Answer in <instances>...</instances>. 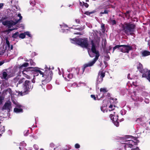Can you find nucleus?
Segmentation results:
<instances>
[{
	"label": "nucleus",
	"instance_id": "f257e3e1",
	"mask_svg": "<svg viewBox=\"0 0 150 150\" xmlns=\"http://www.w3.org/2000/svg\"><path fill=\"white\" fill-rule=\"evenodd\" d=\"M91 42L92 45L91 50L93 53L96 54V57L93 61L86 64V67L92 66L97 60L99 56V54L98 53V51H96V50L95 46L93 43V41H92Z\"/></svg>",
	"mask_w": 150,
	"mask_h": 150
},
{
	"label": "nucleus",
	"instance_id": "4468645a",
	"mask_svg": "<svg viewBox=\"0 0 150 150\" xmlns=\"http://www.w3.org/2000/svg\"><path fill=\"white\" fill-rule=\"evenodd\" d=\"M115 106V105H113L112 104H110L109 106V108H110L109 110H112L114 109Z\"/></svg>",
	"mask_w": 150,
	"mask_h": 150
},
{
	"label": "nucleus",
	"instance_id": "bb28decb",
	"mask_svg": "<svg viewBox=\"0 0 150 150\" xmlns=\"http://www.w3.org/2000/svg\"><path fill=\"white\" fill-rule=\"evenodd\" d=\"M18 34V33H14L13 35V37L14 38H15L16 36Z\"/></svg>",
	"mask_w": 150,
	"mask_h": 150
},
{
	"label": "nucleus",
	"instance_id": "6ab92c4d",
	"mask_svg": "<svg viewBox=\"0 0 150 150\" xmlns=\"http://www.w3.org/2000/svg\"><path fill=\"white\" fill-rule=\"evenodd\" d=\"M147 79L150 82V70L148 72V75Z\"/></svg>",
	"mask_w": 150,
	"mask_h": 150
},
{
	"label": "nucleus",
	"instance_id": "412c9836",
	"mask_svg": "<svg viewBox=\"0 0 150 150\" xmlns=\"http://www.w3.org/2000/svg\"><path fill=\"white\" fill-rule=\"evenodd\" d=\"M4 98L2 96H0V104H2V100H3Z\"/></svg>",
	"mask_w": 150,
	"mask_h": 150
},
{
	"label": "nucleus",
	"instance_id": "cd10ccee",
	"mask_svg": "<svg viewBox=\"0 0 150 150\" xmlns=\"http://www.w3.org/2000/svg\"><path fill=\"white\" fill-rule=\"evenodd\" d=\"M6 44L8 45V46L9 47V46H10L9 42L7 40H6Z\"/></svg>",
	"mask_w": 150,
	"mask_h": 150
},
{
	"label": "nucleus",
	"instance_id": "b1692460",
	"mask_svg": "<svg viewBox=\"0 0 150 150\" xmlns=\"http://www.w3.org/2000/svg\"><path fill=\"white\" fill-rule=\"evenodd\" d=\"M100 75L102 78H103L105 76V74L103 72H101L100 73Z\"/></svg>",
	"mask_w": 150,
	"mask_h": 150
},
{
	"label": "nucleus",
	"instance_id": "4c0bfd02",
	"mask_svg": "<svg viewBox=\"0 0 150 150\" xmlns=\"http://www.w3.org/2000/svg\"><path fill=\"white\" fill-rule=\"evenodd\" d=\"M143 77L144 76V74L143 75Z\"/></svg>",
	"mask_w": 150,
	"mask_h": 150
},
{
	"label": "nucleus",
	"instance_id": "7c9ffc66",
	"mask_svg": "<svg viewBox=\"0 0 150 150\" xmlns=\"http://www.w3.org/2000/svg\"><path fill=\"white\" fill-rule=\"evenodd\" d=\"M4 5L2 3H0V8H1Z\"/></svg>",
	"mask_w": 150,
	"mask_h": 150
},
{
	"label": "nucleus",
	"instance_id": "7ed1b4c3",
	"mask_svg": "<svg viewBox=\"0 0 150 150\" xmlns=\"http://www.w3.org/2000/svg\"><path fill=\"white\" fill-rule=\"evenodd\" d=\"M77 43L82 47L89 48L90 44L88 43L87 40L86 39H80L77 42Z\"/></svg>",
	"mask_w": 150,
	"mask_h": 150
},
{
	"label": "nucleus",
	"instance_id": "f8f14e48",
	"mask_svg": "<svg viewBox=\"0 0 150 150\" xmlns=\"http://www.w3.org/2000/svg\"><path fill=\"white\" fill-rule=\"evenodd\" d=\"M34 71L37 72H39L40 74L42 75V77L43 76V73L40 70L35 69H35H34Z\"/></svg>",
	"mask_w": 150,
	"mask_h": 150
},
{
	"label": "nucleus",
	"instance_id": "f704fd0d",
	"mask_svg": "<svg viewBox=\"0 0 150 150\" xmlns=\"http://www.w3.org/2000/svg\"><path fill=\"white\" fill-rule=\"evenodd\" d=\"M3 64V63H2L1 62H0V66H1V65H2Z\"/></svg>",
	"mask_w": 150,
	"mask_h": 150
},
{
	"label": "nucleus",
	"instance_id": "f03ea898",
	"mask_svg": "<svg viewBox=\"0 0 150 150\" xmlns=\"http://www.w3.org/2000/svg\"><path fill=\"white\" fill-rule=\"evenodd\" d=\"M135 27L134 25L132 23H125L123 26V29L127 33L132 31Z\"/></svg>",
	"mask_w": 150,
	"mask_h": 150
},
{
	"label": "nucleus",
	"instance_id": "9d476101",
	"mask_svg": "<svg viewBox=\"0 0 150 150\" xmlns=\"http://www.w3.org/2000/svg\"><path fill=\"white\" fill-rule=\"evenodd\" d=\"M122 45H117L115 46L113 48V52H114L115 50L117 48L118 50H120V48H122Z\"/></svg>",
	"mask_w": 150,
	"mask_h": 150
},
{
	"label": "nucleus",
	"instance_id": "0eeeda50",
	"mask_svg": "<svg viewBox=\"0 0 150 150\" xmlns=\"http://www.w3.org/2000/svg\"><path fill=\"white\" fill-rule=\"evenodd\" d=\"M11 103L10 102L8 101L6 103L3 107V109H10L11 108Z\"/></svg>",
	"mask_w": 150,
	"mask_h": 150
},
{
	"label": "nucleus",
	"instance_id": "72a5a7b5",
	"mask_svg": "<svg viewBox=\"0 0 150 150\" xmlns=\"http://www.w3.org/2000/svg\"><path fill=\"white\" fill-rule=\"evenodd\" d=\"M88 54H89V55H90V57H92V56H91V54H90V53H91V52H89V51H88Z\"/></svg>",
	"mask_w": 150,
	"mask_h": 150
},
{
	"label": "nucleus",
	"instance_id": "39448f33",
	"mask_svg": "<svg viewBox=\"0 0 150 150\" xmlns=\"http://www.w3.org/2000/svg\"><path fill=\"white\" fill-rule=\"evenodd\" d=\"M122 48H120V50L122 52L128 53L129 50L132 49V47L129 45H122Z\"/></svg>",
	"mask_w": 150,
	"mask_h": 150
},
{
	"label": "nucleus",
	"instance_id": "2eb2a0df",
	"mask_svg": "<svg viewBox=\"0 0 150 150\" xmlns=\"http://www.w3.org/2000/svg\"><path fill=\"white\" fill-rule=\"evenodd\" d=\"M19 38L22 39L24 38L25 37V33L21 34L19 35Z\"/></svg>",
	"mask_w": 150,
	"mask_h": 150
},
{
	"label": "nucleus",
	"instance_id": "c756f323",
	"mask_svg": "<svg viewBox=\"0 0 150 150\" xmlns=\"http://www.w3.org/2000/svg\"><path fill=\"white\" fill-rule=\"evenodd\" d=\"M91 96L92 98H93L94 100H96V98L95 96L94 95H91Z\"/></svg>",
	"mask_w": 150,
	"mask_h": 150
},
{
	"label": "nucleus",
	"instance_id": "20e7f679",
	"mask_svg": "<svg viewBox=\"0 0 150 150\" xmlns=\"http://www.w3.org/2000/svg\"><path fill=\"white\" fill-rule=\"evenodd\" d=\"M18 16L19 17V19L16 21L15 22H13L12 21H8L7 26L8 27H10L12 25H14L18 23L19 21L21 20L22 18V17L21 16V14L19 13L18 15Z\"/></svg>",
	"mask_w": 150,
	"mask_h": 150
},
{
	"label": "nucleus",
	"instance_id": "4be33fe9",
	"mask_svg": "<svg viewBox=\"0 0 150 150\" xmlns=\"http://www.w3.org/2000/svg\"><path fill=\"white\" fill-rule=\"evenodd\" d=\"M93 13V12H88L87 11V12H86L84 14H85L87 15H89L90 14L92 13Z\"/></svg>",
	"mask_w": 150,
	"mask_h": 150
},
{
	"label": "nucleus",
	"instance_id": "a211bd4d",
	"mask_svg": "<svg viewBox=\"0 0 150 150\" xmlns=\"http://www.w3.org/2000/svg\"><path fill=\"white\" fill-rule=\"evenodd\" d=\"M108 13V11L106 10H105L103 12H101L100 13V14H107Z\"/></svg>",
	"mask_w": 150,
	"mask_h": 150
},
{
	"label": "nucleus",
	"instance_id": "ddd939ff",
	"mask_svg": "<svg viewBox=\"0 0 150 150\" xmlns=\"http://www.w3.org/2000/svg\"><path fill=\"white\" fill-rule=\"evenodd\" d=\"M15 112H22V110L21 109H19L18 108H15L14 110Z\"/></svg>",
	"mask_w": 150,
	"mask_h": 150
},
{
	"label": "nucleus",
	"instance_id": "e433bc0d",
	"mask_svg": "<svg viewBox=\"0 0 150 150\" xmlns=\"http://www.w3.org/2000/svg\"><path fill=\"white\" fill-rule=\"evenodd\" d=\"M12 47H11V49H12Z\"/></svg>",
	"mask_w": 150,
	"mask_h": 150
},
{
	"label": "nucleus",
	"instance_id": "c9c22d12",
	"mask_svg": "<svg viewBox=\"0 0 150 150\" xmlns=\"http://www.w3.org/2000/svg\"><path fill=\"white\" fill-rule=\"evenodd\" d=\"M24 71H23V72H22V73H23V74H24Z\"/></svg>",
	"mask_w": 150,
	"mask_h": 150
},
{
	"label": "nucleus",
	"instance_id": "9b49d317",
	"mask_svg": "<svg viewBox=\"0 0 150 150\" xmlns=\"http://www.w3.org/2000/svg\"><path fill=\"white\" fill-rule=\"evenodd\" d=\"M29 64L28 63H25L20 67V68L22 69L23 67H25L28 66Z\"/></svg>",
	"mask_w": 150,
	"mask_h": 150
},
{
	"label": "nucleus",
	"instance_id": "393cba45",
	"mask_svg": "<svg viewBox=\"0 0 150 150\" xmlns=\"http://www.w3.org/2000/svg\"><path fill=\"white\" fill-rule=\"evenodd\" d=\"M30 63L32 65H34L35 64V63L32 60H30Z\"/></svg>",
	"mask_w": 150,
	"mask_h": 150
},
{
	"label": "nucleus",
	"instance_id": "473e14b6",
	"mask_svg": "<svg viewBox=\"0 0 150 150\" xmlns=\"http://www.w3.org/2000/svg\"><path fill=\"white\" fill-rule=\"evenodd\" d=\"M28 69H35V68H34L33 67H29L28 68Z\"/></svg>",
	"mask_w": 150,
	"mask_h": 150
},
{
	"label": "nucleus",
	"instance_id": "6e6552de",
	"mask_svg": "<svg viewBox=\"0 0 150 150\" xmlns=\"http://www.w3.org/2000/svg\"><path fill=\"white\" fill-rule=\"evenodd\" d=\"M88 0H79L80 4L81 6H83V5L87 8L88 6V5L87 3H85L88 1Z\"/></svg>",
	"mask_w": 150,
	"mask_h": 150
},
{
	"label": "nucleus",
	"instance_id": "1a4fd4ad",
	"mask_svg": "<svg viewBox=\"0 0 150 150\" xmlns=\"http://www.w3.org/2000/svg\"><path fill=\"white\" fill-rule=\"evenodd\" d=\"M142 54L143 56H146L150 55V52L145 50L142 52Z\"/></svg>",
	"mask_w": 150,
	"mask_h": 150
},
{
	"label": "nucleus",
	"instance_id": "423d86ee",
	"mask_svg": "<svg viewBox=\"0 0 150 150\" xmlns=\"http://www.w3.org/2000/svg\"><path fill=\"white\" fill-rule=\"evenodd\" d=\"M110 116L111 120H112L113 123L116 126H118L119 125V123L117 121L118 120V115H115L111 114L110 115Z\"/></svg>",
	"mask_w": 150,
	"mask_h": 150
},
{
	"label": "nucleus",
	"instance_id": "5701e85b",
	"mask_svg": "<svg viewBox=\"0 0 150 150\" xmlns=\"http://www.w3.org/2000/svg\"><path fill=\"white\" fill-rule=\"evenodd\" d=\"M7 21H3L2 22V24L3 25H7Z\"/></svg>",
	"mask_w": 150,
	"mask_h": 150
},
{
	"label": "nucleus",
	"instance_id": "f3484780",
	"mask_svg": "<svg viewBox=\"0 0 150 150\" xmlns=\"http://www.w3.org/2000/svg\"><path fill=\"white\" fill-rule=\"evenodd\" d=\"M3 75L4 78L5 79H6L7 76V74L5 72H4L3 73Z\"/></svg>",
	"mask_w": 150,
	"mask_h": 150
},
{
	"label": "nucleus",
	"instance_id": "dca6fc26",
	"mask_svg": "<svg viewBox=\"0 0 150 150\" xmlns=\"http://www.w3.org/2000/svg\"><path fill=\"white\" fill-rule=\"evenodd\" d=\"M100 92H102L104 93L106 92L107 91L105 88H101L100 89Z\"/></svg>",
	"mask_w": 150,
	"mask_h": 150
},
{
	"label": "nucleus",
	"instance_id": "aec40b11",
	"mask_svg": "<svg viewBox=\"0 0 150 150\" xmlns=\"http://www.w3.org/2000/svg\"><path fill=\"white\" fill-rule=\"evenodd\" d=\"M25 35H27L29 37H31V35L28 32H26L24 33Z\"/></svg>",
	"mask_w": 150,
	"mask_h": 150
},
{
	"label": "nucleus",
	"instance_id": "a878e982",
	"mask_svg": "<svg viewBox=\"0 0 150 150\" xmlns=\"http://www.w3.org/2000/svg\"><path fill=\"white\" fill-rule=\"evenodd\" d=\"M75 147L76 148H79L80 147V145L78 144H76L75 145Z\"/></svg>",
	"mask_w": 150,
	"mask_h": 150
},
{
	"label": "nucleus",
	"instance_id": "58836bf2",
	"mask_svg": "<svg viewBox=\"0 0 150 150\" xmlns=\"http://www.w3.org/2000/svg\"><path fill=\"white\" fill-rule=\"evenodd\" d=\"M49 73L51 74V73H50V71L49 72Z\"/></svg>",
	"mask_w": 150,
	"mask_h": 150
},
{
	"label": "nucleus",
	"instance_id": "2f4dec72",
	"mask_svg": "<svg viewBox=\"0 0 150 150\" xmlns=\"http://www.w3.org/2000/svg\"><path fill=\"white\" fill-rule=\"evenodd\" d=\"M29 81H25V83L28 84V83H29Z\"/></svg>",
	"mask_w": 150,
	"mask_h": 150
},
{
	"label": "nucleus",
	"instance_id": "c85d7f7f",
	"mask_svg": "<svg viewBox=\"0 0 150 150\" xmlns=\"http://www.w3.org/2000/svg\"><path fill=\"white\" fill-rule=\"evenodd\" d=\"M112 23L113 25L115 24L116 23V22L115 20H112Z\"/></svg>",
	"mask_w": 150,
	"mask_h": 150
}]
</instances>
